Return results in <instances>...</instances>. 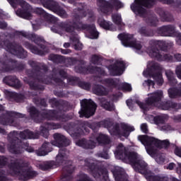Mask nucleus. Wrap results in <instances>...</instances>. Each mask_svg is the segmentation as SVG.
Masks as SVG:
<instances>
[{
	"instance_id": "f704fd0d",
	"label": "nucleus",
	"mask_w": 181,
	"mask_h": 181,
	"mask_svg": "<svg viewBox=\"0 0 181 181\" xmlns=\"http://www.w3.org/2000/svg\"><path fill=\"white\" fill-rule=\"evenodd\" d=\"M67 159V156H66V151L64 149H60L59 151L58 155L56 156V162L58 163V165H62L64 160Z\"/></svg>"
},
{
	"instance_id": "6ab92c4d",
	"label": "nucleus",
	"mask_w": 181,
	"mask_h": 181,
	"mask_svg": "<svg viewBox=\"0 0 181 181\" xmlns=\"http://www.w3.org/2000/svg\"><path fill=\"white\" fill-rule=\"evenodd\" d=\"M90 169V173L95 179H100L102 181H110V179H108V171L107 170L100 168L95 165H92Z\"/></svg>"
},
{
	"instance_id": "6e6d98bb",
	"label": "nucleus",
	"mask_w": 181,
	"mask_h": 181,
	"mask_svg": "<svg viewBox=\"0 0 181 181\" xmlns=\"http://www.w3.org/2000/svg\"><path fill=\"white\" fill-rule=\"evenodd\" d=\"M134 102L132 101V100L129 99L127 100V105L129 106V108L130 110H134Z\"/></svg>"
},
{
	"instance_id": "2eb2a0df",
	"label": "nucleus",
	"mask_w": 181,
	"mask_h": 181,
	"mask_svg": "<svg viewBox=\"0 0 181 181\" xmlns=\"http://www.w3.org/2000/svg\"><path fill=\"white\" fill-rule=\"evenodd\" d=\"M42 5L47 9H49L61 18H67V12L66 10L63 9L62 7L59 6V4L53 0H45L42 1Z\"/></svg>"
},
{
	"instance_id": "49530a36",
	"label": "nucleus",
	"mask_w": 181,
	"mask_h": 181,
	"mask_svg": "<svg viewBox=\"0 0 181 181\" xmlns=\"http://www.w3.org/2000/svg\"><path fill=\"white\" fill-rule=\"evenodd\" d=\"M54 166V161H47L41 165V169H42V170H47L49 169H52V168H53Z\"/></svg>"
},
{
	"instance_id": "e2e57ef3",
	"label": "nucleus",
	"mask_w": 181,
	"mask_h": 181,
	"mask_svg": "<svg viewBox=\"0 0 181 181\" xmlns=\"http://www.w3.org/2000/svg\"><path fill=\"white\" fill-rule=\"evenodd\" d=\"M139 33L141 35H146V30L145 29V28H141L139 30Z\"/></svg>"
},
{
	"instance_id": "a878e982",
	"label": "nucleus",
	"mask_w": 181,
	"mask_h": 181,
	"mask_svg": "<svg viewBox=\"0 0 181 181\" xmlns=\"http://www.w3.org/2000/svg\"><path fill=\"white\" fill-rule=\"evenodd\" d=\"M4 83L10 86V87H15V88H19L21 87V81L15 76H6L3 79Z\"/></svg>"
},
{
	"instance_id": "4468645a",
	"label": "nucleus",
	"mask_w": 181,
	"mask_h": 181,
	"mask_svg": "<svg viewBox=\"0 0 181 181\" xmlns=\"http://www.w3.org/2000/svg\"><path fill=\"white\" fill-rule=\"evenodd\" d=\"M81 110L79 111L80 117H86L90 118L91 115L95 114L97 105L91 100H83L81 101Z\"/></svg>"
},
{
	"instance_id": "c85d7f7f",
	"label": "nucleus",
	"mask_w": 181,
	"mask_h": 181,
	"mask_svg": "<svg viewBox=\"0 0 181 181\" xmlns=\"http://www.w3.org/2000/svg\"><path fill=\"white\" fill-rule=\"evenodd\" d=\"M57 128H59V125L53 123H47L45 127H41V134L44 138H47L49 136V131L50 129H57Z\"/></svg>"
},
{
	"instance_id": "1a4fd4ad",
	"label": "nucleus",
	"mask_w": 181,
	"mask_h": 181,
	"mask_svg": "<svg viewBox=\"0 0 181 181\" xmlns=\"http://www.w3.org/2000/svg\"><path fill=\"white\" fill-rule=\"evenodd\" d=\"M163 68L159 64L154 62H148L147 64V69L144 71L143 76L144 77H153L157 82L158 86L163 84V78L162 74H160Z\"/></svg>"
},
{
	"instance_id": "680f3d73",
	"label": "nucleus",
	"mask_w": 181,
	"mask_h": 181,
	"mask_svg": "<svg viewBox=\"0 0 181 181\" xmlns=\"http://www.w3.org/2000/svg\"><path fill=\"white\" fill-rule=\"evenodd\" d=\"M175 59L177 62H181V54H175Z\"/></svg>"
},
{
	"instance_id": "5701e85b",
	"label": "nucleus",
	"mask_w": 181,
	"mask_h": 181,
	"mask_svg": "<svg viewBox=\"0 0 181 181\" xmlns=\"http://www.w3.org/2000/svg\"><path fill=\"white\" fill-rule=\"evenodd\" d=\"M35 13H37V15H40L45 19V21H47L48 22H51V23H56L57 22V18L46 13L43 9L40 8H36L34 10Z\"/></svg>"
},
{
	"instance_id": "9d476101",
	"label": "nucleus",
	"mask_w": 181,
	"mask_h": 181,
	"mask_svg": "<svg viewBox=\"0 0 181 181\" xmlns=\"http://www.w3.org/2000/svg\"><path fill=\"white\" fill-rule=\"evenodd\" d=\"M148 97L149 98L146 100L145 103H142L139 100H136V104L138 105L139 107H140V108L144 111H148V110L151 108V105H156L158 107V104L163 98V91L161 90H158L152 93L148 94Z\"/></svg>"
},
{
	"instance_id": "393cba45",
	"label": "nucleus",
	"mask_w": 181,
	"mask_h": 181,
	"mask_svg": "<svg viewBox=\"0 0 181 181\" xmlns=\"http://www.w3.org/2000/svg\"><path fill=\"white\" fill-rule=\"evenodd\" d=\"M96 144L97 143L94 141V137H92L88 141H86V139H81L76 142L78 146H82V148H85L86 149H94Z\"/></svg>"
},
{
	"instance_id": "ddd939ff",
	"label": "nucleus",
	"mask_w": 181,
	"mask_h": 181,
	"mask_svg": "<svg viewBox=\"0 0 181 181\" xmlns=\"http://www.w3.org/2000/svg\"><path fill=\"white\" fill-rule=\"evenodd\" d=\"M98 11L100 13H108L112 8L117 11L124 8V3L119 0H110V3L105 0H98Z\"/></svg>"
},
{
	"instance_id": "e433bc0d",
	"label": "nucleus",
	"mask_w": 181,
	"mask_h": 181,
	"mask_svg": "<svg viewBox=\"0 0 181 181\" xmlns=\"http://www.w3.org/2000/svg\"><path fill=\"white\" fill-rule=\"evenodd\" d=\"M30 51L32 53H34V54H40L42 56L45 52V45L40 44L38 45V47L33 46L30 47Z\"/></svg>"
},
{
	"instance_id": "3c124183",
	"label": "nucleus",
	"mask_w": 181,
	"mask_h": 181,
	"mask_svg": "<svg viewBox=\"0 0 181 181\" xmlns=\"http://www.w3.org/2000/svg\"><path fill=\"white\" fill-rule=\"evenodd\" d=\"M175 74L177 77L181 80V64L176 66Z\"/></svg>"
},
{
	"instance_id": "4be33fe9",
	"label": "nucleus",
	"mask_w": 181,
	"mask_h": 181,
	"mask_svg": "<svg viewBox=\"0 0 181 181\" xmlns=\"http://www.w3.org/2000/svg\"><path fill=\"white\" fill-rule=\"evenodd\" d=\"M154 122L158 125L160 131H171L172 127L169 124L165 123V119L162 116H156L153 117Z\"/></svg>"
},
{
	"instance_id": "cd10ccee",
	"label": "nucleus",
	"mask_w": 181,
	"mask_h": 181,
	"mask_svg": "<svg viewBox=\"0 0 181 181\" xmlns=\"http://www.w3.org/2000/svg\"><path fill=\"white\" fill-rule=\"evenodd\" d=\"M49 152H52V144L45 142L42 144V147L36 151L37 156H46Z\"/></svg>"
},
{
	"instance_id": "2f4dec72",
	"label": "nucleus",
	"mask_w": 181,
	"mask_h": 181,
	"mask_svg": "<svg viewBox=\"0 0 181 181\" xmlns=\"http://www.w3.org/2000/svg\"><path fill=\"white\" fill-rule=\"evenodd\" d=\"M100 103L101 107L107 110V111H114L115 107H114V104L110 103V101L106 100L105 98H102L100 99Z\"/></svg>"
},
{
	"instance_id": "a211bd4d",
	"label": "nucleus",
	"mask_w": 181,
	"mask_h": 181,
	"mask_svg": "<svg viewBox=\"0 0 181 181\" xmlns=\"http://www.w3.org/2000/svg\"><path fill=\"white\" fill-rule=\"evenodd\" d=\"M103 83L111 88L117 87V88L124 90L125 91H131V90H132L131 85L127 83H120L118 79H106L103 81Z\"/></svg>"
},
{
	"instance_id": "de8ad7c7",
	"label": "nucleus",
	"mask_w": 181,
	"mask_h": 181,
	"mask_svg": "<svg viewBox=\"0 0 181 181\" xmlns=\"http://www.w3.org/2000/svg\"><path fill=\"white\" fill-rule=\"evenodd\" d=\"M90 73H95V74H104V70L101 69V68L93 66L90 70Z\"/></svg>"
},
{
	"instance_id": "4d7b16f0",
	"label": "nucleus",
	"mask_w": 181,
	"mask_h": 181,
	"mask_svg": "<svg viewBox=\"0 0 181 181\" xmlns=\"http://www.w3.org/2000/svg\"><path fill=\"white\" fill-rule=\"evenodd\" d=\"M141 129L142 132H144V134H146L148 132V125L145 123L142 124L141 125Z\"/></svg>"
},
{
	"instance_id": "c9c22d12",
	"label": "nucleus",
	"mask_w": 181,
	"mask_h": 181,
	"mask_svg": "<svg viewBox=\"0 0 181 181\" xmlns=\"http://www.w3.org/2000/svg\"><path fill=\"white\" fill-rule=\"evenodd\" d=\"M165 76L171 86H175L177 83V81L175 78V74L170 70L165 71Z\"/></svg>"
},
{
	"instance_id": "0eeeda50",
	"label": "nucleus",
	"mask_w": 181,
	"mask_h": 181,
	"mask_svg": "<svg viewBox=\"0 0 181 181\" xmlns=\"http://www.w3.org/2000/svg\"><path fill=\"white\" fill-rule=\"evenodd\" d=\"M102 125H104L105 128H108L109 132L112 135H119V136H125V138H128L129 134L135 131V128L128 124L122 123L120 125H113L112 122L110 119L102 122Z\"/></svg>"
},
{
	"instance_id": "37998d69",
	"label": "nucleus",
	"mask_w": 181,
	"mask_h": 181,
	"mask_svg": "<svg viewBox=\"0 0 181 181\" xmlns=\"http://www.w3.org/2000/svg\"><path fill=\"white\" fill-rule=\"evenodd\" d=\"M112 22H114V23H115L116 25H122V18H121V14H112Z\"/></svg>"
},
{
	"instance_id": "774afa93",
	"label": "nucleus",
	"mask_w": 181,
	"mask_h": 181,
	"mask_svg": "<svg viewBox=\"0 0 181 181\" xmlns=\"http://www.w3.org/2000/svg\"><path fill=\"white\" fill-rule=\"evenodd\" d=\"M83 87L85 90H90V84L89 83H83Z\"/></svg>"
},
{
	"instance_id": "09e8293b",
	"label": "nucleus",
	"mask_w": 181,
	"mask_h": 181,
	"mask_svg": "<svg viewBox=\"0 0 181 181\" xmlns=\"http://www.w3.org/2000/svg\"><path fill=\"white\" fill-rule=\"evenodd\" d=\"M91 63L93 64H98L101 62V57L98 55H93L90 59Z\"/></svg>"
},
{
	"instance_id": "ea45409f",
	"label": "nucleus",
	"mask_w": 181,
	"mask_h": 181,
	"mask_svg": "<svg viewBox=\"0 0 181 181\" xmlns=\"http://www.w3.org/2000/svg\"><path fill=\"white\" fill-rule=\"evenodd\" d=\"M95 141H97L98 144H110V139L105 134H99V136L96 137Z\"/></svg>"
},
{
	"instance_id": "f03ea898",
	"label": "nucleus",
	"mask_w": 181,
	"mask_h": 181,
	"mask_svg": "<svg viewBox=\"0 0 181 181\" xmlns=\"http://www.w3.org/2000/svg\"><path fill=\"white\" fill-rule=\"evenodd\" d=\"M115 155L116 159H122L126 163H132L136 172H139V173L142 175L146 172L148 164L142 160L141 156L138 155L136 152H128L127 148L122 144H119L117 146Z\"/></svg>"
},
{
	"instance_id": "a18cd8bd",
	"label": "nucleus",
	"mask_w": 181,
	"mask_h": 181,
	"mask_svg": "<svg viewBox=\"0 0 181 181\" xmlns=\"http://www.w3.org/2000/svg\"><path fill=\"white\" fill-rule=\"evenodd\" d=\"M58 114L59 113H57V112L51 110L47 114L46 118H47V119L52 120L59 119V116H57Z\"/></svg>"
},
{
	"instance_id": "473e14b6",
	"label": "nucleus",
	"mask_w": 181,
	"mask_h": 181,
	"mask_svg": "<svg viewBox=\"0 0 181 181\" xmlns=\"http://www.w3.org/2000/svg\"><path fill=\"white\" fill-rule=\"evenodd\" d=\"M93 92L96 95H107L108 94L105 88L100 85H95L93 88Z\"/></svg>"
},
{
	"instance_id": "7ed1b4c3",
	"label": "nucleus",
	"mask_w": 181,
	"mask_h": 181,
	"mask_svg": "<svg viewBox=\"0 0 181 181\" xmlns=\"http://www.w3.org/2000/svg\"><path fill=\"white\" fill-rule=\"evenodd\" d=\"M139 141L144 145L148 154L154 158L156 162L162 165L165 162V154L158 153V149L162 148H166L169 145V141L167 140L160 141L155 137H151L148 136H139Z\"/></svg>"
},
{
	"instance_id": "4c0bfd02",
	"label": "nucleus",
	"mask_w": 181,
	"mask_h": 181,
	"mask_svg": "<svg viewBox=\"0 0 181 181\" xmlns=\"http://www.w3.org/2000/svg\"><path fill=\"white\" fill-rule=\"evenodd\" d=\"M168 95L170 98H176V97H181V90L176 88L168 89Z\"/></svg>"
},
{
	"instance_id": "a19ab883",
	"label": "nucleus",
	"mask_w": 181,
	"mask_h": 181,
	"mask_svg": "<svg viewBox=\"0 0 181 181\" xmlns=\"http://www.w3.org/2000/svg\"><path fill=\"white\" fill-rule=\"evenodd\" d=\"M88 123L84 122L83 125H82V129H78L77 130H75L74 134L76 135H83L85 132H88Z\"/></svg>"
},
{
	"instance_id": "bb28decb",
	"label": "nucleus",
	"mask_w": 181,
	"mask_h": 181,
	"mask_svg": "<svg viewBox=\"0 0 181 181\" xmlns=\"http://www.w3.org/2000/svg\"><path fill=\"white\" fill-rule=\"evenodd\" d=\"M161 110H180L181 105L172 101H164L160 105Z\"/></svg>"
},
{
	"instance_id": "423d86ee",
	"label": "nucleus",
	"mask_w": 181,
	"mask_h": 181,
	"mask_svg": "<svg viewBox=\"0 0 181 181\" xmlns=\"http://www.w3.org/2000/svg\"><path fill=\"white\" fill-rule=\"evenodd\" d=\"M154 3L155 0H134V3L131 4L130 8L137 16L148 18L149 23H151L152 26H155L158 23V18L153 16V19H151V16H149L146 8L152 6Z\"/></svg>"
},
{
	"instance_id": "f3484780",
	"label": "nucleus",
	"mask_w": 181,
	"mask_h": 181,
	"mask_svg": "<svg viewBox=\"0 0 181 181\" xmlns=\"http://www.w3.org/2000/svg\"><path fill=\"white\" fill-rule=\"evenodd\" d=\"M18 135L19 134L15 131L8 134V139L9 141H11V144H8V151L11 152V153H22V150H21V147H19Z\"/></svg>"
},
{
	"instance_id": "39448f33",
	"label": "nucleus",
	"mask_w": 181,
	"mask_h": 181,
	"mask_svg": "<svg viewBox=\"0 0 181 181\" xmlns=\"http://www.w3.org/2000/svg\"><path fill=\"white\" fill-rule=\"evenodd\" d=\"M8 173L13 176L17 175L21 180H29L35 177L37 172L33 170L29 165V163L23 160H17L8 165Z\"/></svg>"
},
{
	"instance_id": "603ef678",
	"label": "nucleus",
	"mask_w": 181,
	"mask_h": 181,
	"mask_svg": "<svg viewBox=\"0 0 181 181\" xmlns=\"http://www.w3.org/2000/svg\"><path fill=\"white\" fill-rule=\"evenodd\" d=\"M78 181H91V180H90V177L87 175L81 174Z\"/></svg>"
},
{
	"instance_id": "13d9d810",
	"label": "nucleus",
	"mask_w": 181,
	"mask_h": 181,
	"mask_svg": "<svg viewBox=\"0 0 181 181\" xmlns=\"http://www.w3.org/2000/svg\"><path fill=\"white\" fill-rule=\"evenodd\" d=\"M30 114L31 117H33V115H36V114H37V110L35 107H32L30 108Z\"/></svg>"
},
{
	"instance_id": "72a5a7b5",
	"label": "nucleus",
	"mask_w": 181,
	"mask_h": 181,
	"mask_svg": "<svg viewBox=\"0 0 181 181\" xmlns=\"http://www.w3.org/2000/svg\"><path fill=\"white\" fill-rule=\"evenodd\" d=\"M98 22L100 26L103 28V29H106V30H115V28H114V25H112V23L110 24L103 18H99Z\"/></svg>"
},
{
	"instance_id": "f257e3e1",
	"label": "nucleus",
	"mask_w": 181,
	"mask_h": 181,
	"mask_svg": "<svg viewBox=\"0 0 181 181\" xmlns=\"http://www.w3.org/2000/svg\"><path fill=\"white\" fill-rule=\"evenodd\" d=\"M83 16H84L83 15V11H80L74 16L76 21V22L74 23V26L71 25V23H62L58 28H52L51 30L59 35H63L64 32L71 33L70 40L72 42L75 50H81V49H83V44L80 42L78 35L76 34L74 29H76V30H87L90 35V39H97L98 37V32L95 30V25H94V24L88 25L83 24L82 23H77Z\"/></svg>"
},
{
	"instance_id": "8fccbe9b",
	"label": "nucleus",
	"mask_w": 181,
	"mask_h": 181,
	"mask_svg": "<svg viewBox=\"0 0 181 181\" xmlns=\"http://www.w3.org/2000/svg\"><path fill=\"white\" fill-rule=\"evenodd\" d=\"M161 62H172L173 60V57L169 54H165L164 55H162Z\"/></svg>"
},
{
	"instance_id": "338daca9",
	"label": "nucleus",
	"mask_w": 181,
	"mask_h": 181,
	"mask_svg": "<svg viewBox=\"0 0 181 181\" xmlns=\"http://www.w3.org/2000/svg\"><path fill=\"white\" fill-rule=\"evenodd\" d=\"M177 35H178V37H177V43L178 45H181V33H178Z\"/></svg>"
},
{
	"instance_id": "864d4df0",
	"label": "nucleus",
	"mask_w": 181,
	"mask_h": 181,
	"mask_svg": "<svg viewBox=\"0 0 181 181\" xmlns=\"http://www.w3.org/2000/svg\"><path fill=\"white\" fill-rule=\"evenodd\" d=\"M98 156L99 158H103V159H109L110 158V156H108V153H107V152H103V153H98Z\"/></svg>"
},
{
	"instance_id": "79ce46f5",
	"label": "nucleus",
	"mask_w": 181,
	"mask_h": 181,
	"mask_svg": "<svg viewBox=\"0 0 181 181\" xmlns=\"http://www.w3.org/2000/svg\"><path fill=\"white\" fill-rule=\"evenodd\" d=\"M6 97L8 98L9 100H18V97H19V95H18L15 92H11L8 90H4V91Z\"/></svg>"
},
{
	"instance_id": "dca6fc26",
	"label": "nucleus",
	"mask_w": 181,
	"mask_h": 181,
	"mask_svg": "<svg viewBox=\"0 0 181 181\" xmlns=\"http://www.w3.org/2000/svg\"><path fill=\"white\" fill-rule=\"evenodd\" d=\"M133 36L129 34H119L118 35V39L122 41V43L124 47H134L136 50H141L142 49V45L138 41H131L132 40Z\"/></svg>"
},
{
	"instance_id": "5fc2aeb1",
	"label": "nucleus",
	"mask_w": 181,
	"mask_h": 181,
	"mask_svg": "<svg viewBox=\"0 0 181 181\" xmlns=\"http://www.w3.org/2000/svg\"><path fill=\"white\" fill-rule=\"evenodd\" d=\"M143 86H148V87H151V86L152 87H154L155 82L151 80H147L144 81V83H143Z\"/></svg>"
},
{
	"instance_id": "69168bd1",
	"label": "nucleus",
	"mask_w": 181,
	"mask_h": 181,
	"mask_svg": "<svg viewBox=\"0 0 181 181\" xmlns=\"http://www.w3.org/2000/svg\"><path fill=\"white\" fill-rule=\"evenodd\" d=\"M6 26H8L6 23L0 21V29H5V28H6Z\"/></svg>"
},
{
	"instance_id": "052dcab7",
	"label": "nucleus",
	"mask_w": 181,
	"mask_h": 181,
	"mask_svg": "<svg viewBox=\"0 0 181 181\" xmlns=\"http://www.w3.org/2000/svg\"><path fill=\"white\" fill-rule=\"evenodd\" d=\"M71 180V177L69 175H64V177L62 178L61 181H70Z\"/></svg>"
},
{
	"instance_id": "b1692460",
	"label": "nucleus",
	"mask_w": 181,
	"mask_h": 181,
	"mask_svg": "<svg viewBox=\"0 0 181 181\" xmlns=\"http://www.w3.org/2000/svg\"><path fill=\"white\" fill-rule=\"evenodd\" d=\"M158 33L162 36H175L176 29L173 25H165L159 28Z\"/></svg>"
},
{
	"instance_id": "bf43d9fd",
	"label": "nucleus",
	"mask_w": 181,
	"mask_h": 181,
	"mask_svg": "<svg viewBox=\"0 0 181 181\" xmlns=\"http://www.w3.org/2000/svg\"><path fill=\"white\" fill-rule=\"evenodd\" d=\"M64 170L67 171L68 173H73V166H71V165H70L69 166H66L64 168Z\"/></svg>"
},
{
	"instance_id": "c756f323",
	"label": "nucleus",
	"mask_w": 181,
	"mask_h": 181,
	"mask_svg": "<svg viewBox=\"0 0 181 181\" xmlns=\"http://www.w3.org/2000/svg\"><path fill=\"white\" fill-rule=\"evenodd\" d=\"M21 139H37L39 138V133H33L29 130H25L19 134Z\"/></svg>"
},
{
	"instance_id": "f8f14e48",
	"label": "nucleus",
	"mask_w": 181,
	"mask_h": 181,
	"mask_svg": "<svg viewBox=\"0 0 181 181\" xmlns=\"http://www.w3.org/2000/svg\"><path fill=\"white\" fill-rule=\"evenodd\" d=\"M13 8H18L21 6L23 11L17 10L16 13L20 18L23 19H32V14L29 12L30 11V6L23 0H8Z\"/></svg>"
},
{
	"instance_id": "412c9836",
	"label": "nucleus",
	"mask_w": 181,
	"mask_h": 181,
	"mask_svg": "<svg viewBox=\"0 0 181 181\" xmlns=\"http://www.w3.org/2000/svg\"><path fill=\"white\" fill-rule=\"evenodd\" d=\"M54 139L55 141L52 142V145L62 148V146H69L70 145V140L66 139V137L60 134H54Z\"/></svg>"
},
{
	"instance_id": "58836bf2",
	"label": "nucleus",
	"mask_w": 181,
	"mask_h": 181,
	"mask_svg": "<svg viewBox=\"0 0 181 181\" xmlns=\"http://www.w3.org/2000/svg\"><path fill=\"white\" fill-rule=\"evenodd\" d=\"M20 36H23L24 37H27V39H30L31 40H33L34 42H37V40H39L40 38L37 37V36L35 34H29L26 32H20L19 33Z\"/></svg>"
},
{
	"instance_id": "0e129e2a",
	"label": "nucleus",
	"mask_w": 181,
	"mask_h": 181,
	"mask_svg": "<svg viewBox=\"0 0 181 181\" xmlns=\"http://www.w3.org/2000/svg\"><path fill=\"white\" fill-rule=\"evenodd\" d=\"M175 166H176V165H175V163H171L168 165V166L167 167V169H169V170H173V168H175Z\"/></svg>"
},
{
	"instance_id": "9b49d317",
	"label": "nucleus",
	"mask_w": 181,
	"mask_h": 181,
	"mask_svg": "<svg viewBox=\"0 0 181 181\" xmlns=\"http://www.w3.org/2000/svg\"><path fill=\"white\" fill-rule=\"evenodd\" d=\"M23 118V115L15 112H8L0 105V124L1 125H15V119Z\"/></svg>"
},
{
	"instance_id": "c03bdc74",
	"label": "nucleus",
	"mask_w": 181,
	"mask_h": 181,
	"mask_svg": "<svg viewBox=\"0 0 181 181\" xmlns=\"http://www.w3.org/2000/svg\"><path fill=\"white\" fill-rule=\"evenodd\" d=\"M160 16H161L164 21H166V22H172V21H173V16L168 12L162 11L160 13Z\"/></svg>"
},
{
	"instance_id": "7c9ffc66",
	"label": "nucleus",
	"mask_w": 181,
	"mask_h": 181,
	"mask_svg": "<svg viewBox=\"0 0 181 181\" xmlns=\"http://www.w3.org/2000/svg\"><path fill=\"white\" fill-rule=\"evenodd\" d=\"M8 165V158L0 156V168H4V166H6ZM0 181H9L8 178L4 174V172L0 170Z\"/></svg>"
},
{
	"instance_id": "6e6552de",
	"label": "nucleus",
	"mask_w": 181,
	"mask_h": 181,
	"mask_svg": "<svg viewBox=\"0 0 181 181\" xmlns=\"http://www.w3.org/2000/svg\"><path fill=\"white\" fill-rule=\"evenodd\" d=\"M173 46V42H165V41L162 40H151L150 41V47L147 49V53L150 57H153V59H156L158 62H162V54L159 52V49L155 47H160L163 50H166L168 47H171Z\"/></svg>"
},
{
	"instance_id": "aec40b11",
	"label": "nucleus",
	"mask_w": 181,
	"mask_h": 181,
	"mask_svg": "<svg viewBox=\"0 0 181 181\" xmlns=\"http://www.w3.org/2000/svg\"><path fill=\"white\" fill-rule=\"evenodd\" d=\"M125 64L122 61H117L115 64L108 67L111 76H121L124 73Z\"/></svg>"
},
{
	"instance_id": "20e7f679",
	"label": "nucleus",
	"mask_w": 181,
	"mask_h": 181,
	"mask_svg": "<svg viewBox=\"0 0 181 181\" xmlns=\"http://www.w3.org/2000/svg\"><path fill=\"white\" fill-rule=\"evenodd\" d=\"M6 49L8 52L0 57V71L2 73L11 71L16 64V61L13 59V55L12 54L17 56L20 59H25L27 56L26 51L16 44H8Z\"/></svg>"
}]
</instances>
